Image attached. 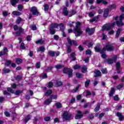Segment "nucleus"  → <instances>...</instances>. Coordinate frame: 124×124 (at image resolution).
I'll use <instances>...</instances> for the list:
<instances>
[{"label": "nucleus", "instance_id": "17", "mask_svg": "<svg viewBox=\"0 0 124 124\" xmlns=\"http://www.w3.org/2000/svg\"><path fill=\"white\" fill-rule=\"evenodd\" d=\"M83 117V115L82 114V112L80 111H78V114L76 115L75 119L76 120H78V119H81Z\"/></svg>", "mask_w": 124, "mask_h": 124}, {"label": "nucleus", "instance_id": "33", "mask_svg": "<svg viewBox=\"0 0 124 124\" xmlns=\"http://www.w3.org/2000/svg\"><path fill=\"white\" fill-rule=\"evenodd\" d=\"M76 76L77 78H82L83 77V75L79 73H77L76 74Z\"/></svg>", "mask_w": 124, "mask_h": 124}, {"label": "nucleus", "instance_id": "20", "mask_svg": "<svg viewBox=\"0 0 124 124\" xmlns=\"http://www.w3.org/2000/svg\"><path fill=\"white\" fill-rule=\"evenodd\" d=\"M94 77H98V76H100L101 75V72L100 71L96 70L94 72Z\"/></svg>", "mask_w": 124, "mask_h": 124}, {"label": "nucleus", "instance_id": "58", "mask_svg": "<svg viewBox=\"0 0 124 124\" xmlns=\"http://www.w3.org/2000/svg\"><path fill=\"white\" fill-rule=\"evenodd\" d=\"M91 54H92V51H91L90 49H88L87 50H86V55H91Z\"/></svg>", "mask_w": 124, "mask_h": 124}, {"label": "nucleus", "instance_id": "48", "mask_svg": "<svg viewBox=\"0 0 124 124\" xmlns=\"http://www.w3.org/2000/svg\"><path fill=\"white\" fill-rule=\"evenodd\" d=\"M56 98H57V95H51L50 99L52 100V99H56Z\"/></svg>", "mask_w": 124, "mask_h": 124}, {"label": "nucleus", "instance_id": "49", "mask_svg": "<svg viewBox=\"0 0 124 124\" xmlns=\"http://www.w3.org/2000/svg\"><path fill=\"white\" fill-rule=\"evenodd\" d=\"M18 10L19 11H22V10H23V5H19L18 6Z\"/></svg>", "mask_w": 124, "mask_h": 124}, {"label": "nucleus", "instance_id": "23", "mask_svg": "<svg viewBox=\"0 0 124 124\" xmlns=\"http://www.w3.org/2000/svg\"><path fill=\"white\" fill-rule=\"evenodd\" d=\"M45 50L44 46H41L37 48V52H44Z\"/></svg>", "mask_w": 124, "mask_h": 124}, {"label": "nucleus", "instance_id": "29", "mask_svg": "<svg viewBox=\"0 0 124 124\" xmlns=\"http://www.w3.org/2000/svg\"><path fill=\"white\" fill-rule=\"evenodd\" d=\"M16 62L17 64H20L23 62V60L21 59L17 58L16 60Z\"/></svg>", "mask_w": 124, "mask_h": 124}, {"label": "nucleus", "instance_id": "60", "mask_svg": "<svg viewBox=\"0 0 124 124\" xmlns=\"http://www.w3.org/2000/svg\"><path fill=\"white\" fill-rule=\"evenodd\" d=\"M5 115L6 116V117H10V113H9V112H7V111H5L4 112Z\"/></svg>", "mask_w": 124, "mask_h": 124}, {"label": "nucleus", "instance_id": "41", "mask_svg": "<svg viewBox=\"0 0 124 124\" xmlns=\"http://www.w3.org/2000/svg\"><path fill=\"white\" fill-rule=\"evenodd\" d=\"M8 92H9L10 93H15V91L14 90H13L11 88H8L7 89Z\"/></svg>", "mask_w": 124, "mask_h": 124}, {"label": "nucleus", "instance_id": "10", "mask_svg": "<svg viewBox=\"0 0 124 124\" xmlns=\"http://www.w3.org/2000/svg\"><path fill=\"white\" fill-rule=\"evenodd\" d=\"M67 40L70 46H72V44H73L74 46H77V43L76 42V41H72L69 38H68Z\"/></svg>", "mask_w": 124, "mask_h": 124}, {"label": "nucleus", "instance_id": "61", "mask_svg": "<svg viewBox=\"0 0 124 124\" xmlns=\"http://www.w3.org/2000/svg\"><path fill=\"white\" fill-rule=\"evenodd\" d=\"M50 117H46L44 118V120L46 122H49L50 121Z\"/></svg>", "mask_w": 124, "mask_h": 124}, {"label": "nucleus", "instance_id": "18", "mask_svg": "<svg viewBox=\"0 0 124 124\" xmlns=\"http://www.w3.org/2000/svg\"><path fill=\"white\" fill-rule=\"evenodd\" d=\"M7 52H8L7 48L4 47L3 51L0 52V57L1 56H3V55H5V54H7Z\"/></svg>", "mask_w": 124, "mask_h": 124}, {"label": "nucleus", "instance_id": "25", "mask_svg": "<svg viewBox=\"0 0 124 124\" xmlns=\"http://www.w3.org/2000/svg\"><path fill=\"white\" fill-rule=\"evenodd\" d=\"M97 0V3H100L101 2H102L104 4L106 5L107 4V1L105 0Z\"/></svg>", "mask_w": 124, "mask_h": 124}, {"label": "nucleus", "instance_id": "30", "mask_svg": "<svg viewBox=\"0 0 124 124\" xmlns=\"http://www.w3.org/2000/svg\"><path fill=\"white\" fill-rule=\"evenodd\" d=\"M53 92L51 90H48L46 91V92L45 93V94L46 96H48V95H50L51 93H52Z\"/></svg>", "mask_w": 124, "mask_h": 124}, {"label": "nucleus", "instance_id": "57", "mask_svg": "<svg viewBox=\"0 0 124 124\" xmlns=\"http://www.w3.org/2000/svg\"><path fill=\"white\" fill-rule=\"evenodd\" d=\"M74 24H75V22H69V23H68V25H69L70 27H73Z\"/></svg>", "mask_w": 124, "mask_h": 124}, {"label": "nucleus", "instance_id": "50", "mask_svg": "<svg viewBox=\"0 0 124 124\" xmlns=\"http://www.w3.org/2000/svg\"><path fill=\"white\" fill-rule=\"evenodd\" d=\"M21 21H22V18L21 17H18L16 19V24H20Z\"/></svg>", "mask_w": 124, "mask_h": 124}, {"label": "nucleus", "instance_id": "12", "mask_svg": "<svg viewBox=\"0 0 124 124\" xmlns=\"http://www.w3.org/2000/svg\"><path fill=\"white\" fill-rule=\"evenodd\" d=\"M117 58H118V56L114 55L113 58L112 59L108 58V64L113 63V62H116V60H117Z\"/></svg>", "mask_w": 124, "mask_h": 124}, {"label": "nucleus", "instance_id": "4", "mask_svg": "<svg viewBox=\"0 0 124 124\" xmlns=\"http://www.w3.org/2000/svg\"><path fill=\"white\" fill-rule=\"evenodd\" d=\"M62 13L64 16L72 17V16H73V15H75V14H76V11L72 10L71 12H68L67 8L66 7H64L63 9Z\"/></svg>", "mask_w": 124, "mask_h": 124}, {"label": "nucleus", "instance_id": "63", "mask_svg": "<svg viewBox=\"0 0 124 124\" xmlns=\"http://www.w3.org/2000/svg\"><path fill=\"white\" fill-rule=\"evenodd\" d=\"M114 99L115 101L119 100V97L117 95L114 96Z\"/></svg>", "mask_w": 124, "mask_h": 124}, {"label": "nucleus", "instance_id": "35", "mask_svg": "<svg viewBox=\"0 0 124 124\" xmlns=\"http://www.w3.org/2000/svg\"><path fill=\"white\" fill-rule=\"evenodd\" d=\"M31 115H28L26 118H25V123H28V121L29 120H31Z\"/></svg>", "mask_w": 124, "mask_h": 124}, {"label": "nucleus", "instance_id": "43", "mask_svg": "<svg viewBox=\"0 0 124 124\" xmlns=\"http://www.w3.org/2000/svg\"><path fill=\"white\" fill-rule=\"evenodd\" d=\"M123 87H124V84L121 83L117 86V90H120V89H122Z\"/></svg>", "mask_w": 124, "mask_h": 124}, {"label": "nucleus", "instance_id": "45", "mask_svg": "<svg viewBox=\"0 0 124 124\" xmlns=\"http://www.w3.org/2000/svg\"><path fill=\"white\" fill-rule=\"evenodd\" d=\"M75 56V53H73L71 54V57L72 58V61H75L76 58L74 57Z\"/></svg>", "mask_w": 124, "mask_h": 124}, {"label": "nucleus", "instance_id": "42", "mask_svg": "<svg viewBox=\"0 0 124 124\" xmlns=\"http://www.w3.org/2000/svg\"><path fill=\"white\" fill-rule=\"evenodd\" d=\"M94 14H95V13L94 12H91L89 14V16L90 17H93V16H94Z\"/></svg>", "mask_w": 124, "mask_h": 124}, {"label": "nucleus", "instance_id": "14", "mask_svg": "<svg viewBox=\"0 0 124 124\" xmlns=\"http://www.w3.org/2000/svg\"><path fill=\"white\" fill-rule=\"evenodd\" d=\"M59 27L60 28V30L62 32V35L63 37H65L66 35H65V33L63 32V31H64V25L62 23H61L59 24Z\"/></svg>", "mask_w": 124, "mask_h": 124}, {"label": "nucleus", "instance_id": "53", "mask_svg": "<svg viewBox=\"0 0 124 124\" xmlns=\"http://www.w3.org/2000/svg\"><path fill=\"white\" fill-rule=\"evenodd\" d=\"M80 88V85H78L74 90V93H76L79 90V88Z\"/></svg>", "mask_w": 124, "mask_h": 124}, {"label": "nucleus", "instance_id": "19", "mask_svg": "<svg viewBox=\"0 0 124 124\" xmlns=\"http://www.w3.org/2000/svg\"><path fill=\"white\" fill-rule=\"evenodd\" d=\"M109 11L110 10H109V9H106L104 13V17H105V18L108 17V15L109 14Z\"/></svg>", "mask_w": 124, "mask_h": 124}, {"label": "nucleus", "instance_id": "62", "mask_svg": "<svg viewBox=\"0 0 124 124\" xmlns=\"http://www.w3.org/2000/svg\"><path fill=\"white\" fill-rule=\"evenodd\" d=\"M27 39L28 41H31V36L28 35L27 36Z\"/></svg>", "mask_w": 124, "mask_h": 124}, {"label": "nucleus", "instance_id": "8", "mask_svg": "<svg viewBox=\"0 0 124 124\" xmlns=\"http://www.w3.org/2000/svg\"><path fill=\"white\" fill-rule=\"evenodd\" d=\"M62 117L64 121H68V120H70V118H71V114L68 113L67 111H64Z\"/></svg>", "mask_w": 124, "mask_h": 124}, {"label": "nucleus", "instance_id": "59", "mask_svg": "<svg viewBox=\"0 0 124 124\" xmlns=\"http://www.w3.org/2000/svg\"><path fill=\"white\" fill-rule=\"evenodd\" d=\"M80 66L79 65H76L74 66V69H79L80 68Z\"/></svg>", "mask_w": 124, "mask_h": 124}, {"label": "nucleus", "instance_id": "27", "mask_svg": "<svg viewBox=\"0 0 124 124\" xmlns=\"http://www.w3.org/2000/svg\"><path fill=\"white\" fill-rule=\"evenodd\" d=\"M13 15H16V16H20L21 15V12H18L17 11H15L13 12Z\"/></svg>", "mask_w": 124, "mask_h": 124}, {"label": "nucleus", "instance_id": "6", "mask_svg": "<svg viewBox=\"0 0 124 124\" xmlns=\"http://www.w3.org/2000/svg\"><path fill=\"white\" fill-rule=\"evenodd\" d=\"M72 69L68 68H64V69L63 70V73H65V74H67L68 73V77L69 78H71L72 77V72H73Z\"/></svg>", "mask_w": 124, "mask_h": 124}, {"label": "nucleus", "instance_id": "32", "mask_svg": "<svg viewBox=\"0 0 124 124\" xmlns=\"http://www.w3.org/2000/svg\"><path fill=\"white\" fill-rule=\"evenodd\" d=\"M100 108V104H98V105L95 108V112H98L99 108Z\"/></svg>", "mask_w": 124, "mask_h": 124}, {"label": "nucleus", "instance_id": "2", "mask_svg": "<svg viewBox=\"0 0 124 124\" xmlns=\"http://www.w3.org/2000/svg\"><path fill=\"white\" fill-rule=\"evenodd\" d=\"M124 19V14H122L119 17V21H117L116 22H113L112 24H107L104 26H103L102 28V31H109V30H110L112 29V28H114L115 25H117L118 27H120V26H124V24L122 22V20Z\"/></svg>", "mask_w": 124, "mask_h": 124}, {"label": "nucleus", "instance_id": "40", "mask_svg": "<svg viewBox=\"0 0 124 124\" xmlns=\"http://www.w3.org/2000/svg\"><path fill=\"white\" fill-rule=\"evenodd\" d=\"M15 78L16 81H20L21 79H22V77L20 76H17L16 77H15Z\"/></svg>", "mask_w": 124, "mask_h": 124}, {"label": "nucleus", "instance_id": "15", "mask_svg": "<svg viewBox=\"0 0 124 124\" xmlns=\"http://www.w3.org/2000/svg\"><path fill=\"white\" fill-rule=\"evenodd\" d=\"M116 70L117 71V73L119 74L121 72V63L120 62H117L116 64Z\"/></svg>", "mask_w": 124, "mask_h": 124}, {"label": "nucleus", "instance_id": "56", "mask_svg": "<svg viewBox=\"0 0 124 124\" xmlns=\"http://www.w3.org/2000/svg\"><path fill=\"white\" fill-rule=\"evenodd\" d=\"M11 64V61H7V62L5 63V65L6 66H8L9 65H10V64Z\"/></svg>", "mask_w": 124, "mask_h": 124}, {"label": "nucleus", "instance_id": "11", "mask_svg": "<svg viewBox=\"0 0 124 124\" xmlns=\"http://www.w3.org/2000/svg\"><path fill=\"white\" fill-rule=\"evenodd\" d=\"M94 30H95L94 28H92V29L87 28L86 30V32L87 33H88L89 35H92V34H93L94 32Z\"/></svg>", "mask_w": 124, "mask_h": 124}, {"label": "nucleus", "instance_id": "51", "mask_svg": "<svg viewBox=\"0 0 124 124\" xmlns=\"http://www.w3.org/2000/svg\"><path fill=\"white\" fill-rule=\"evenodd\" d=\"M116 5L115 4L111 5L109 6V9H114V8H116Z\"/></svg>", "mask_w": 124, "mask_h": 124}, {"label": "nucleus", "instance_id": "26", "mask_svg": "<svg viewBox=\"0 0 124 124\" xmlns=\"http://www.w3.org/2000/svg\"><path fill=\"white\" fill-rule=\"evenodd\" d=\"M122 31V29H118L117 31H116V37L118 38L119 36H120V34H121V31Z\"/></svg>", "mask_w": 124, "mask_h": 124}, {"label": "nucleus", "instance_id": "34", "mask_svg": "<svg viewBox=\"0 0 124 124\" xmlns=\"http://www.w3.org/2000/svg\"><path fill=\"white\" fill-rule=\"evenodd\" d=\"M44 7L45 11H48L49 10V6L47 4H45L44 5Z\"/></svg>", "mask_w": 124, "mask_h": 124}, {"label": "nucleus", "instance_id": "5", "mask_svg": "<svg viewBox=\"0 0 124 124\" xmlns=\"http://www.w3.org/2000/svg\"><path fill=\"white\" fill-rule=\"evenodd\" d=\"M14 30L15 31H16V36H19V35H20L21 33H23L24 32V30L23 28L21 27H18L17 25H15L14 26Z\"/></svg>", "mask_w": 124, "mask_h": 124}, {"label": "nucleus", "instance_id": "1", "mask_svg": "<svg viewBox=\"0 0 124 124\" xmlns=\"http://www.w3.org/2000/svg\"><path fill=\"white\" fill-rule=\"evenodd\" d=\"M100 45L98 44L95 47V52H100L101 54V57L103 58V59H106V54L103 53L105 51L107 50V51H112L113 49H114V46H113V45H112L110 43H107L106 46L104 47V48L101 49L100 47H99Z\"/></svg>", "mask_w": 124, "mask_h": 124}, {"label": "nucleus", "instance_id": "16", "mask_svg": "<svg viewBox=\"0 0 124 124\" xmlns=\"http://www.w3.org/2000/svg\"><path fill=\"white\" fill-rule=\"evenodd\" d=\"M116 116L118 117L120 121H124V116L123 115L122 113L120 112H118L117 113Z\"/></svg>", "mask_w": 124, "mask_h": 124}, {"label": "nucleus", "instance_id": "39", "mask_svg": "<svg viewBox=\"0 0 124 124\" xmlns=\"http://www.w3.org/2000/svg\"><path fill=\"white\" fill-rule=\"evenodd\" d=\"M56 87H60L62 86V82L61 81H57L56 85Z\"/></svg>", "mask_w": 124, "mask_h": 124}, {"label": "nucleus", "instance_id": "55", "mask_svg": "<svg viewBox=\"0 0 124 124\" xmlns=\"http://www.w3.org/2000/svg\"><path fill=\"white\" fill-rule=\"evenodd\" d=\"M31 29L32 31H35L36 30V26L35 25H31Z\"/></svg>", "mask_w": 124, "mask_h": 124}, {"label": "nucleus", "instance_id": "38", "mask_svg": "<svg viewBox=\"0 0 124 124\" xmlns=\"http://www.w3.org/2000/svg\"><path fill=\"white\" fill-rule=\"evenodd\" d=\"M36 44H43L44 43V41L42 40H39L36 42Z\"/></svg>", "mask_w": 124, "mask_h": 124}, {"label": "nucleus", "instance_id": "52", "mask_svg": "<svg viewBox=\"0 0 124 124\" xmlns=\"http://www.w3.org/2000/svg\"><path fill=\"white\" fill-rule=\"evenodd\" d=\"M101 71L104 74H106L107 73V70L106 69H102Z\"/></svg>", "mask_w": 124, "mask_h": 124}, {"label": "nucleus", "instance_id": "36", "mask_svg": "<svg viewBox=\"0 0 124 124\" xmlns=\"http://www.w3.org/2000/svg\"><path fill=\"white\" fill-rule=\"evenodd\" d=\"M55 105L57 108H62V104H61L60 102L56 103Z\"/></svg>", "mask_w": 124, "mask_h": 124}, {"label": "nucleus", "instance_id": "54", "mask_svg": "<svg viewBox=\"0 0 124 124\" xmlns=\"http://www.w3.org/2000/svg\"><path fill=\"white\" fill-rule=\"evenodd\" d=\"M36 68H40V62H38L36 64Z\"/></svg>", "mask_w": 124, "mask_h": 124}, {"label": "nucleus", "instance_id": "46", "mask_svg": "<svg viewBox=\"0 0 124 124\" xmlns=\"http://www.w3.org/2000/svg\"><path fill=\"white\" fill-rule=\"evenodd\" d=\"M20 48L22 50H25L26 49V47H25V44L23 43H22L20 45Z\"/></svg>", "mask_w": 124, "mask_h": 124}, {"label": "nucleus", "instance_id": "44", "mask_svg": "<svg viewBox=\"0 0 124 124\" xmlns=\"http://www.w3.org/2000/svg\"><path fill=\"white\" fill-rule=\"evenodd\" d=\"M3 71L4 73H9V72H10V70L5 68L3 70Z\"/></svg>", "mask_w": 124, "mask_h": 124}, {"label": "nucleus", "instance_id": "31", "mask_svg": "<svg viewBox=\"0 0 124 124\" xmlns=\"http://www.w3.org/2000/svg\"><path fill=\"white\" fill-rule=\"evenodd\" d=\"M51 102L52 100L50 99H48L45 102V104L46 105H49V104H50V103H51Z\"/></svg>", "mask_w": 124, "mask_h": 124}, {"label": "nucleus", "instance_id": "9", "mask_svg": "<svg viewBox=\"0 0 124 124\" xmlns=\"http://www.w3.org/2000/svg\"><path fill=\"white\" fill-rule=\"evenodd\" d=\"M31 12L32 13V15H36V16H38V15H40L39 12L37 10V9L35 7H32L30 9Z\"/></svg>", "mask_w": 124, "mask_h": 124}, {"label": "nucleus", "instance_id": "21", "mask_svg": "<svg viewBox=\"0 0 124 124\" xmlns=\"http://www.w3.org/2000/svg\"><path fill=\"white\" fill-rule=\"evenodd\" d=\"M18 1L19 0H11V3L13 6H15V5L18 3Z\"/></svg>", "mask_w": 124, "mask_h": 124}, {"label": "nucleus", "instance_id": "7", "mask_svg": "<svg viewBox=\"0 0 124 124\" xmlns=\"http://www.w3.org/2000/svg\"><path fill=\"white\" fill-rule=\"evenodd\" d=\"M59 26H60V25H58V24L56 23L51 24L50 28L49 29L51 34H55L56 31H55V30H53V29H56V28H58Z\"/></svg>", "mask_w": 124, "mask_h": 124}, {"label": "nucleus", "instance_id": "47", "mask_svg": "<svg viewBox=\"0 0 124 124\" xmlns=\"http://www.w3.org/2000/svg\"><path fill=\"white\" fill-rule=\"evenodd\" d=\"M54 85V84L52 82H49L48 83V88H53V86Z\"/></svg>", "mask_w": 124, "mask_h": 124}, {"label": "nucleus", "instance_id": "13", "mask_svg": "<svg viewBox=\"0 0 124 124\" xmlns=\"http://www.w3.org/2000/svg\"><path fill=\"white\" fill-rule=\"evenodd\" d=\"M48 55L49 56H51V57H55V56H58L59 55H60V52L57 51V52H54V51H49L48 52Z\"/></svg>", "mask_w": 124, "mask_h": 124}, {"label": "nucleus", "instance_id": "24", "mask_svg": "<svg viewBox=\"0 0 124 124\" xmlns=\"http://www.w3.org/2000/svg\"><path fill=\"white\" fill-rule=\"evenodd\" d=\"M99 17V16H97L96 17H95L91 19H90V23H93V22H95L97 21V19Z\"/></svg>", "mask_w": 124, "mask_h": 124}, {"label": "nucleus", "instance_id": "37", "mask_svg": "<svg viewBox=\"0 0 124 124\" xmlns=\"http://www.w3.org/2000/svg\"><path fill=\"white\" fill-rule=\"evenodd\" d=\"M91 81V80L90 79L87 80L85 83V86L86 87V88H88V86H89V85H90V82Z\"/></svg>", "mask_w": 124, "mask_h": 124}, {"label": "nucleus", "instance_id": "64", "mask_svg": "<svg viewBox=\"0 0 124 124\" xmlns=\"http://www.w3.org/2000/svg\"><path fill=\"white\" fill-rule=\"evenodd\" d=\"M122 108H123V107L122 106H121V105L117 106L116 107L117 110H121V109H122Z\"/></svg>", "mask_w": 124, "mask_h": 124}, {"label": "nucleus", "instance_id": "3", "mask_svg": "<svg viewBox=\"0 0 124 124\" xmlns=\"http://www.w3.org/2000/svg\"><path fill=\"white\" fill-rule=\"evenodd\" d=\"M76 28L74 29V31L76 32L75 35L76 36H80L83 33V31L82 30H81V27H80L81 23H80V22H77L76 23Z\"/></svg>", "mask_w": 124, "mask_h": 124}, {"label": "nucleus", "instance_id": "28", "mask_svg": "<svg viewBox=\"0 0 124 124\" xmlns=\"http://www.w3.org/2000/svg\"><path fill=\"white\" fill-rule=\"evenodd\" d=\"M81 72H82V73H86V72H87V66H83L81 68Z\"/></svg>", "mask_w": 124, "mask_h": 124}, {"label": "nucleus", "instance_id": "22", "mask_svg": "<svg viewBox=\"0 0 124 124\" xmlns=\"http://www.w3.org/2000/svg\"><path fill=\"white\" fill-rule=\"evenodd\" d=\"M115 93V88H111L109 94V96H113V95H114V93Z\"/></svg>", "mask_w": 124, "mask_h": 124}]
</instances>
